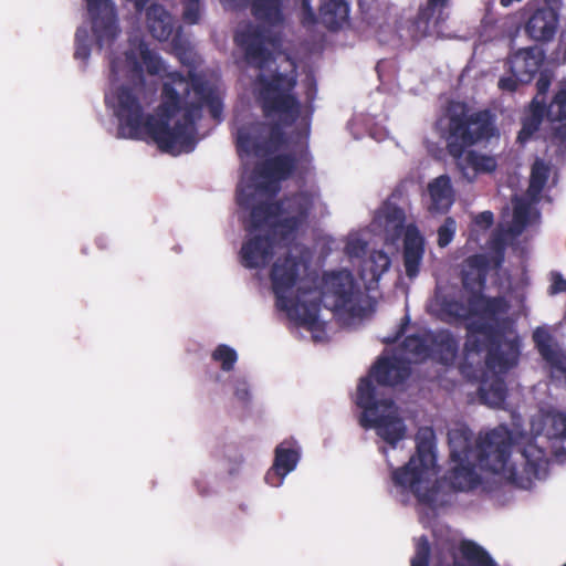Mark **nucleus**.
<instances>
[{
  "instance_id": "obj_56",
  "label": "nucleus",
  "mask_w": 566,
  "mask_h": 566,
  "mask_svg": "<svg viewBox=\"0 0 566 566\" xmlns=\"http://www.w3.org/2000/svg\"><path fill=\"white\" fill-rule=\"evenodd\" d=\"M562 0H545V3L547 4V8H556L558 11L559 4Z\"/></svg>"
},
{
  "instance_id": "obj_4",
  "label": "nucleus",
  "mask_w": 566,
  "mask_h": 566,
  "mask_svg": "<svg viewBox=\"0 0 566 566\" xmlns=\"http://www.w3.org/2000/svg\"><path fill=\"white\" fill-rule=\"evenodd\" d=\"M109 69L111 81H118L120 76L128 81L105 96L106 104L113 108L118 120V133L126 138L145 139L150 114L145 112L149 102L143 64L136 52L128 50L122 56L111 55Z\"/></svg>"
},
{
  "instance_id": "obj_23",
  "label": "nucleus",
  "mask_w": 566,
  "mask_h": 566,
  "mask_svg": "<svg viewBox=\"0 0 566 566\" xmlns=\"http://www.w3.org/2000/svg\"><path fill=\"white\" fill-rule=\"evenodd\" d=\"M429 359L443 365L452 366L458 357L459 342L449 329L431 331Z\"/></svg>"
},
{
  "instance_id": "obj_61",
  "label": "nucleus",
  "mask_w": 566,
  "mask_h": 566,
  "mask_svg": "<svg viewBox=\"0 0 566 566\" xmlns=\"http://www.w3.org/2000/svg\"><path fill=\"white\" fill-rule=\"evenodd\" d=\"M381 452H382L384 454H386V453H387L386 448H381Z\"/></svg>"
},
{
  "instance_id": "obj_41",
  "label": "nucleus",
  "mask_w": 566,
  "mask_h": 566,
  "mask_svg": "<svg viewBox=\"0 0 566 566\" xmlns=\"http://www.w3.org/2000/svg\"><path fill=\"white\" fill-rule=\"evenodd\" d=\"M547 436L551 439L566 441V415L556 412L551 418V426L547 429Z\"/></svg>"
},
{
  "instance_id": "obj_49",
  "label": "nucleus",
  "mask_w": 566,
  "mask_h": 566,
  "mask_svg": "<svg viewBox=\"0 0 566 566\" xmlns=\"http://www.w3.org/2000/svg\"><path fill=\"white\" fill-rule=\"evenodd\" d=\"M566 292V280L558 272L552 273V284L549 286L551 294H558Z\"/></svg>"
},
{
  "instance_id": "obj_10",
  "label": "nucleus",
  "mask_w": 566,
  "mask_h": 566,
  "mask_svg": "<svg viewBox=\"0 0 566 566\" xmlns=\"http://www.w3.org/2000/svg\"><path fill=\"white\" fill-rule=\"evenodd\" d=\"M495 136H499V129L491 111L453 114L450 115L448 123L447 150L452 158L459 160L464 156L467 148L489 142Z\"/></svg>"
},
{
  "instance_id": "obj_27",
  "label": "nucleus",
  "mask_w": 566,
  "mask_h": 566,
  "mask_svg": "<svg viewBox=\"0 0 566 566\" xmlns=\"http://www.w3.org/2000/svg\"><path fill=\"white\" fill-rule=\"evenodd\" d=\"M533 340L542 358L549 365L552 374L566 378V358L553 347L551 334L537 328L533 333Z\"/></svg>"
},
{
  "instance_id": "obj_62",
  "label": "nucleus",
  "mask_w": 566,
  "mask_h": 566,
  "mask_svg": "<svg viewBox=\"0 0 566 566\" xmlns=\"http://www.w3.org/2000/svg\"><path fill=\"white\" fill-rule=\"evenodd\" d=\"M563 566H566V563Z\"/></svg>"
},
{
  "instance_id": "obj_47",
  "label": "nucleus",
  "mask_w": 566,
  "mask_h": 566,
  "mask_svg": "<svg viewBox=\"0 0 566 566\" xmlns=\"http://www.w3.org/2000/svg\"><path fill=\"white\" fill-rule=\"evenodd\" d=\"M76 48L74 52V57L77 60H87L90 56V46L85 42V40H81L80 31L75 34Z\"/></svg>"
},
{
  "instance_id": "obj_54",
  "label": "nucleus",
  "mask_w": 566,
  "mask_h": 566,
  "mask_svg": "<svg viewBox=\"0 0 566 566\" xmlns=\"http://www.w3.org/2000/svg\"><path fill=\"white\" fill-rule=\"evenodd\" d=\"M243 463L242 455H238L233 461H229V474H235L239 472L241 464Z\"/></svg>"
},
{
  "instance_id": "obj_9",
  "label": "nucleus",
  "mask_w": 566,
  "mask_h": 566,
  "mask_svg": "<svg viewBox=\"0 0 566 566\" xmlns=\"http://www.w3.org/2000/svg\"><path fill=\"white\" fill-rule=\"evenodd\" d=\"M434 463V432L431 428H421L416 436V453L408 463L392 471L391 479L395 485L409 489L420 503L433 504L437 501L438 482L431 488L423 484Z\"/></svg>"
},
{
  "instance_id": "obj_53",
  "label": "nucleus",
  "mask_w": 566,
  "mask_h": 566,
  "mask_svg": "<svg viewBox=\"0 0 566 566\" xmlns=\"http://www.w3.org/2000/svg\"><path fill=\"white\" fill-rule=\"evenodd\" d=\"M503 262H504V245L502 242H500L495 249L494 255L490 260V264L492 263L493 269H499L502 266Z\"/></svg>"
},
{
  "instance_id": "obj_18",
  "label": "nucleus",
  "mask_w": 566,
  "mask_h": 566,
  "mask_svg": "<svg viewBox=\"0 0 566 566\" xmlns=\"http://www.w3.org/2000/svg\"><path fill=\"white\" fill-rule=\"evenodd\" d=\"M531 112L530 118L538 119L541 124L545 115L549 122L559 123L554 127V135L566 138V86L556 92L549 105H546L544 98L538 101L535 97L531 104Z\"/></svg>"
},
{
  "instance_id": "obj_20",
  "label": "nucleus",
  "mask_w": 566,
  "mask_h": 566,
  "mask_svg": "<svg viewBox=\"0 0 566 566\" xmlns=\"http://www.w3.org/2000/svg\"><path fill=\"white\" fill-rule=\"evenodd\" d=\"M300 460V450L295 441H283L275 448L274 462L265 474V481L272 486H279L283 479L293 471Z\"/></svg>"
},
{
  "instance_id": "obj_17",
  "label": "nucleus",
  "mask_w": 566,
  "mask_h": 566,
  "mask_svg": "<svg viewBox=\"0 0 566 566\" xmlns=\"http://www.w3.org/2000/svg\"><path fill=\"white\" fill-rule=\"evenodd\" d=\"M545 52L538 46H528L511 53L505 65L510 74L520 77L522 83H531L544 63Z\"/></svg>"
},
{
  "instance_id": "obj_16",
  "label": "nucleus",
  "mask_w": 566,
  "mask_h": 566,
  "mask_svg": "<svg viewBox=\"0 0 566 566\" xmlns=\"http://www.w3.org/2000/svg\"><path fill=\"white\" fill-rule=\"evenodd\" d=\"M92 32L99 49L111 46L120 33L112 0H85Z\"/></svg>"
},
{
  "instance_id": "obj_28",
  "label": "nucleus",
  "mask_w": 566,
  "mask_h": 566,
  "mask_svg": "<svg viewBox=\"0 0 566 566\" xmlns=\"http://www.w3.org/2000/svg\"><path fill=\"white\" fill-rule=\"evenodd\" d=\"M455 465L447 472L443 480L453 491H470L480 483V476L475 471L479 467L475 461L454 462Z\"/></svg>"
},
{
  "instance_id": "obj_37",
  "label": "nucleus",
  "mask_w": 566,
  "mask_h": 566,
  "mask_svg": "<svg viewBox=\"0 0 566 566\" xmlns=\"http://www.w3.org/2000/svg\"><path fill=\"white\" fill-rule=\"evenodd\" d=\"M140 56L148 74L158 75L161 73L164 65L160 56L150 51L145 44L140 45Z\"/></svg>"
},
{
  "instance_id": "obj_42",
  "label": "nucleus",
  "mask_w": 566,
  "mask_h": 566,
  "mask_svg": "<svg viewBox=\"0 0 566 566\" xmlns=\"http://www.w3.org/2000/svg\"><path fill=\"white\" fill-rule=\"evenodd\" d=\"M530 207L526 203H517L513 209V224L517 228L518 232L522 231L528 223Z\"/></svg>"
},
{
  "instance_id": "obj_26",
  "label": "nucleus",
  "mask_w": 566,
  "mask_h": 566,
  "mask_svg": "<svg viewBox=\"0 0 566 566\" xmlns=\"http://www.w3.org/2000/svg\"><path fill=\"white\" fill-rule=\"evenodd\" d=\"M146 24L149 33L158 41H167L175 31L172 15L161 6L153 3L146 10Z\"/></svg>"
},
{
  "instance_id": "obj_46",
  "label": "nucleus",
  "mask_w": 566,
  "mask_h": 566,
  "mask_svg": "<svg viewBox=\"0 0 566 566\" xmlns=\"http://www.w3.org/2000/svg\"><path fill=\"white\" fill-rule=\"evenodd\" d=\"M304 86L305 101L307 104H312L317 95V84L315 77L313 75H307L304 80Z\"/></svg>"
},
{
  "instance_id": "obj_3",
  "label": "nucleus",
  "mask_w": 566,
  "mask_h": 566,
  "mask_svg": "<svg viewBox=\"0 0 566 566\" xmlns=\"http://www.w3.org/2000/svg\"><path fill=\"white\" fill-rule=\"evenodd\" d=\"M410 375V368L397 358L380 357L363 377L357 386L356 405L363 409L359 424L365 429H375L377 436L396 448L407 432L391 398H378L371 376L378 385L394 387L402 384Z\"/></svg>"
},
{
  "instance_id": "obj_15",
  "label": "nucleus",
  "mask_w": 566,
  "mask_h": 566,
  "mask_svg": "<svg viewBox=\"0 0 566 566\" xmlns=\"http://www.w3.org/2000/svg\"><path fill=\"white\" fill-rule=\"evenodd\" d=\"M235 43L244 53V61L251 67L263 70L273 60L272 48L275 40L269 29L249 25L237 33Z\"/></svg>"
},
{
  "instance_id": "obj_36",
  "label": "nucleus",
  "mask_w": 566,
  "mask_h": 566,
  "mask_svg": "<svg viewBox=\"0 0 566 566\" xmlns=\"http://www.w3.org/2000/svg\"><path fill=\"white\" fill-rule=\"evenodd\" d=\"M549 176V168L543 160H536L531 170L530 189L539 192L545 187Z\"/></svg>"
},
{
  "instance_id": "obj_30",
  "label": "nucleus",
  "mask_w": 566,
  "mask_h": 566,
  "mask_svg": "<svg viewBox=\"0 0 566 566\" xmlns=\"http://www.w3.org/2000/svg\"><path fill=\"white\" fill-rule=\"evenodd\" d=\"M285 0H251L250 10L254 19L270 27L284 22Z\"/></svg>"
},
{
  "instance_id": "obj_6",
  "label": "nucleus",
  "mask_w": 566,
  "mask_h": 566,
  "mask_svg": "<svg viewBox=\"0 0 566 566\" xmlns=\"http://www.w3.org/2000/svg\"><path fill=\"white\" fill-rule=\"evenodd\" d=\"M315 207L308 191H295L274 201H261L251 207L250 230L270 228L284 245L292 243L308 224Z\"/></svg>"
},
{
  "instance_id": "obj_25",
  "label": "nucleus",
  "mask_w": 566,
  "mask_h": 566,
  "mask_svg": "<svg viewBox=\"0 0 566 566\" xmlns=\"http://www.w3.org/2000/svg\"><path fill=\"white\" fill-rule=\"evenodd\" d=\"M514 366H512L513 368ZM488 370L493 373L491 380L484 379L482 380L479 387V398L480 401L486 406L493 408H503L506 397H507V387L504 378L501 376L502 374H506L511 367L505 370H496L491 369L486 366Z\"/></svg>"
},
{
  "instance_id": "obj_1",
  "label": "nucleus",
  "mask_w": 566,
  "mask_h": 566,
  "mask_svg": "<svg viewBox=\"0 0 566 566\" xmlns=\"http://www.w3.org/2000/svg\"><path fill=\"white\" fill-rule=\"evenodd\" d=\"M203 107H208L212 118L221 119L222 102L203 75L195 69H189L187 75L167 73L158 106L160 118L149 115L146 138L174 156L192 151L197 144L196 124Z\"/></svg>"
},
{
  "instance_id": "obj_32",
  "label": "nucleus",
  "mask_w": 566,
  "mask_h": 566,
  "mask_svg": "<svg viewBox=\"0 0 566 566\" xmlns=\"http://www.w3.org/2000/svg\"><path fill=\"white\" fill-rule=\"evenodd\" d=\"M405 211L392 203H386L377 212L375 221L392 239L400 237L405 226Z\"/></svg>"
},
{
  "instance_id": "obj_8",
  "label": "nucleus",
  "mask_w": 566,
  "mask_h": 566,
  "mask_svg": "<svg viewBox=\"0 0 566 566\" xmlns=\"http://www.w3.org/2000/svg\"><path fill=\"white\" fill-rule=\"evenodd\" d=\"M258 102L264 117L280 116L283 124L292 125L301 115V102L295 93L297 71H275L269 75L259 74L255 78Z\"/></svg>"
},
{
  "instance_id": "obj_22",
  "label": "nucleus",
  "mask_w": 566,
  "mask_h": 566,
  "mask_svg": "<svg viewBox=\"0 0 566 566\" xmlns=\"http://www.w3.org/2000/svg\"><path fill=\"white\" fill-rule=\"evenodd\" d=\"M424 254V239L416 226H408L403 238V266L406 275L415 279L420 271V265Z\"/></svg>"
},
{
  "instance_id": "obj_29",
  "label": "nucleus",
  "mask_w": 566,
  "mask_h": 566,
  "mask_svg": "<svg viewBox=\"0 0 566 566\" xmlns=\"http://www.w3.org/2000/svg\"><path fill=\"white\" fill-rule=\"evenodd\" d=\"M428 192L431 199L429 210L431 212H448L453 203V189L448 175L434 178L428 185Z\"/></svg>"
},
{
  "instance_id": "obj_57",
  "label": "nucleus",
  "mask_w": 566,
  "mask_h": 566,
  "mask_svg": "<svg viewBox=\"0 0 566 566\" xmlns=\"http://www.w3.org/2000/svg\"><path fill=\"white\" fill-rule=\"evenodd\" d=\"M379 256L385 261V268H388L389 265V259L385 254H379Z\"/></svg>"
},
{
  "instance_id": "obj_2",
  "label": "nucleus",
  "mask_w": 566,
  "mask_h": 566,
  "mask_svg": "<svg viewBox=\"0 0 566 566\" xmlns=\"http://www.w3.org/2000/svg\"><path fill=\"white\" fill-rule=\"evenodd\" d=\"M448 441L453 462L475 461L481 470L499 474L521 489H530L546 472V452L531 441L521 450V468L510 462L512 432L505 426L480 437L475 446L473 432L465 426L449 430Z\"/></svg>"
},
{
  "instance_id": "obj_24",
  "label": "nucleus",
  "mask_w": 566,
  "mask_h": 566,
  "mask_svg": "<svg viewBox=\"0 0 566 566\" xmlns=\"http://www.w3.org/2000/svg\"><path fill=\"white\" fill-rule=\"evenodd\" d=\"M296 169V158L293 154H280L265 159L258 168L260 177L274 181L275 191L279 190L277 184L289 179Z\"/></svg>"
},
{
  "instance_id": "obj_34",
  "label": "nucleus",
  "mask_w": 566,
  "mask_h": 566,
  "mask_svg": "<svg viewBox=\"0 0 566 566\" xmlns=\"http://www.w3.org/2000/svg\"><path fill=\"white\" fill-rule=\"evenodd\" d=\"M464 163L476 174H491L495 171L497 161L493 156L469 150L464 156Z\"/></svg>"
},
{
  "instance_id": "obj_13",
  "label": "nucleus",
  "mask_w": 566,
  "mask_h": 566,
  "mask_svg": "<svg viewBox=\"0 0 566 566\" xmlns=\"http://www.w3.org/2000/svg\"><path fill=\"white\" fill-rule=\"evenodd\" d=\"M285 144V133L279 122H250L239 127L235 134V146L240 156L262 157L279 150Z\"/></svg>"
},
{
  "instance_id": "obj_40",
  "label": "nucleus",
  "mask_w": 566,
  "mask_h": 566,
  "mask_svg": "<svg viewBox=\"0 0 566 566\" xmlns=\"http://www.w3.org/2000/svg\"><path fill=\"white\" fill-rule=\"evenodd\" d=\"M457 223L452 217H447L443 223L438 228L437 243L440 248L448 247L454 238Z\"/></svg>"
},
{
  "instance_id": "obj_39",
  "label": "nucleus",
  "mask_w": 566,
  "mask_h": 566,
  "mask_svg": "<svg viewBox=\"0 0 566 566\" xmlns=\"http://www.w3.org/2000/svg\"><path fill=\"white\" fill-rule=\"evenodd\" d=\"M182 4V20L187 24H196L201 17V1L200 0H181Z\"/></svg>"
},
{
  "instance_id": "obj_11",
  "label": "nucleus",
  "mask_w": 566,
  "mask_h": 566,
  "mask_svg": "<svg viewBox=\"0 0 566 566\" xmlns=\"http://www.w3.org/2000/svg\"><path fill=\"white\" fill-rule=\"evenodd\" d=\"M315 294L308 301L319 300V308L325 302V306L334 312H345L353 317L360 316L364 311L360 305L363 293L348 270L324 273L321 291Z\"/></svg>"
},
{
  "instance_id": "obj_45",
  "label": "nucleus",
  "mask_w": 566,
  "mask_h": 566,
  "mask_svg": "<svg viewBox=\"0 0 566 566\" xmlns=\"http://www.w3.org/2000/svg\"><path fill=\"white\" fill-rule=\"evenodd\" d=\"M524 84L525 83H522V81H520L518 76L511 74L507 76L500 77L497 82V87L502 92L514 93L518 90L520 85Z\"/></svg>"
},
{
  "instance_id": "obj_7",
  "label": "nucleus",
  "mask_w": 566,
  "mask_h": 566,
  "mask_svg": "<svg viewBox=\"0 0 566 566\" xmlns=\"http://www.w3.org/2000/svg\"><path fill=\"white\" fill-rule=\"evenodd\" d=\"M305 269L306 264L301 258L287 253L273 263L270 279L277 308L286 312L297 325L307 331H315L318 326L319 300H302L301 295L294 298L287 296L300 280L302 270Z\"/></svg>"
},
{
  "instance_id": "obj_51",
  "label": "nucleus",
  "mask_w": 566,
  "mask_h": 566,
  "mask_svg": "<svg viewBox=\"0 0 566 566\" xmlns=\"http://www.w3.org/2000/svg\"><path fill=\"white\" fill-rule=\"evenodd\" d=\"M474 222L476 226L488 229L490 228L494 222V216L491 211H482L478 213L474 218Z\"/></svg>"
},
{
  "instance_id": "obj_19",
  "label": "nucleus",
  "mask_w": 566,
  "mask_h": 566,
  "mask_svg": "<svg viewBox=\"0 0 566 566\" xmlns=\"http://www.w3.org/2000/svg\"><path fill=\"white\" fill-rule=\"evenodd\" d=\"M558 24L559 13L556 8H539L527 19L525 33L535 42L548 43L554 40Z\"/></svg>"
},
{
  "instance_id": "obj_60",
  "label": "nucleus",
  "mask_w": 566,
  "mask_h": 566,
  "mask_svg": "<svg viewBox=\"0 0 566 566\" xmlns=\"http://www.w3.org/2000/svg\"><path fill=\"white\" fill-rule=\"evenodd\" d=\"M237 395L240 396L241 398H243L245 395H248V391L247 390H244V391L238 390Z\"/></svg>"
},
{
  "instance_id": "obj_21",
  "label": "nucleus",
  "mask_w": 566,
  "mask_h": 566,
  "mask_svg": "<svg viewBox=\"0 0 566 566\" xmlns=\"http://www.w3.org/2000/svg\"><path fill=\"white\" fill-rule=\"evenodd\" d=\"M448 553L453 566H497L482 546L470 539H462L458 545H450Z\"/></svg>"
},
{
  "instance_id": "obj_44",
  "label": "nucleus",
  "mask_w": 566,
  "mask_h": 566,
  "mask_svg": "<svg viewBox=\"0 0 566 566\" xmlns=\"http://www.w3.org/2000/svg\"><path fill=\"white\" fill-rule=\"evenodd\" d=\"M450 0H427L424 8L420 10V17L427 21L433 18L437 10H442L448 6Z\"/></svg>"
},
{
  "instance_id": "obj_43",
  "label": "nucleus",
  "mask_w": 566,
  "mask_h": 566,
  "mask_svg": "<svg viewBox=\"0 0 566 566\" xmlns=\"http://www.w3.org/2000/svg\"><path fill=\"white\" fill-rule=\"evenodd\" d=\"M541 123L538 119L525 118L522 124V128L518 132L517 140L525 143L528 140L535 132L538 130Z\"/></svg>"
},
{
  "instance_id": "obj_14",
  "label": "nucleus",
  "mask_w": 566,
  "mask_h": 566,
  "mask_svg": "<svg viewBox=\"0 0 566 566\" xmlns=\"http://www.w3.org/2000/svg\"><path fill=\"white\" fill-rule=\"evenodd\" d=\"M251 213L244 222L247 239L240 250L241 263L247 269H263L274 256L276 243H281L270 228L250 230Z\"/></svg>"
},
{
  "instance_id": "obj_48",
  "label": "nucleus",
  "mask_w": 566,
  "mask_h": 566,
  "mask_svg": "<svg viewBox=\"0 0 566 566\" xmlns=\"http://www.w3.org/2000/svg\"><path fill=\"white\" fill-rule=\"evenodd\" d=\"M367 244L359 240H352L346 245V253L350 256H360L365 254Z\"/></svg>"
},
{
  "instance_id": "obj_50",
  "label": "nucleus",
  "mask_w": 566,
  "mask_h": 566,
  "mask_svg": "<svg viewBox=\"0 0 566 566\" xmlns=\"http://www.w3.org/2000/svg\"><path fill=\"white\" fill-rule=\"evenodd\" d=\"M549 86H551V77L546 73H543V72L539 73V77L537 78V82H536V90H537L536 97L538 98L539 96H543V98H544L546 93L549 90Z\"/></svg>"
},
{
  "instance_id": "obj_38",
  "label": "nucleus",
  "mask_w": 566,
  "mask_h": 566,
  "mask_svg": "<svg viewBox=\"0 0 566 566\" xmlns=\"http://www.w3.org/2000/svg\"><path fill=\"white\" fill-rule=\"evenodd\" d=\"M430 543L427 536H421L416 544L415 555L410 560L411 566H429Z\"/></svg>"
},
{
  "instance_id": "obj_35",
  "label": "nucleus",
  "mask_w": 566,
  "mask_h": 566,
  "mask_svg": "<svg viewBox=\"0 0 566 566\" xmlns=\"http://www.w3.org/2000/svg\"><path fill=\"white\" fill-rule=\"evenodd\" d=\"M211 358L213 361L220 363V367L223 371L229 373L234 368L238 360V354L232 347L226 344H220L212 352Z\"/></svg>"
},
{
  "instance_id": "obj_55",
  "label": "nucleus",
  "mask_w": 566,
  "mask_h": 566,
  "mask_svg": "<svg viewBox=\"0 0 566 566\" xmlns=\"http://www.w3.org/2000/svg\"><path fill=\"white\" fill-rule=\"evenodd\" d=\"M467 346L470 350L475 353H480L482 350V343L478 338L469 339Z\"/></svg>"
},
{
  "instance_id": "obj_33",
  "label": "nucleus",
  "mask_w": 566,
  "mask_h": 566,
  "mask_svg": "<svg viewBox=\"0 0 566 566\" xmlns=\"http://www.w3.org/2000/svg\"><path fill=\"white\" fill-rule=\"evenodd\" d=\"M431 331L423 334H411L405 337L401 348L405 354L415 361H426L429 359V346L431 340Z\"/></svg>"
},
{
  "instance_id": "obj_12",
  "label": "nucleus",
  "mask_w": 566,
  "mask_h": 566,
  "mask_svg": "<svg viewBox=\"0 0 566 566\" xmlns=\"http://www.w3.org/2000/svg\"><path fill=\"white\" fill-rule=\"evenodd\" d=\"M490 272V259L485 254L475 253L464 259L461 266L462 287L471 295V303L482 302L485 312L500 313L503 316L509 312L510 304L504 296H489L484 294Z\"/></svg>"
},
{
  "instance_id": "obj_31",
  "label": "nucleus",
  "mask_w": 566,
  "mask_h": 566,
  "mask_svg": "<svg viewBox=\"0 0 566 566\" xmlns=\"http://www.w3.org/2000/svg\"><path fill=\"white\" fill-rule=\"evenodd\" d=\"M349 6L346 0H324L319 7L321 23L331 31H336L347 21Z\"/></svg>"
},
{
  "instance_id": "obj_5",
  "label": "nucleus",
  "mask_w": 566,
  "mask_h": 566,
  "mask_svg": "<svg viewBox=\"0 0 566 566\" xmlns=\"http://www.w3.org/2000/svg\"><path fill=\"white\" fill-rule=\"evenodd\" d=\"M441 318L447 323L465 322L478 317L479 321H471L467 324L470 335H483L490 345L485 355V366L501 371L516 366L520 356V343L517 339H505L501 327L502 314L484 311L482 302L471 303V295L467 304L451 295H444L439 301Z\"/></svg>"
},
{
  "instance_id": "obj_58",
  "label": "nucleus",
  "mask_w": 566,
  "mask_h": 566,
  "mask_svg": "<svg viewBox=\"0 0 566 566\" xmlns=\"http://www.w3.org/2000/svg\"><path fill=\"white\" fill-rule=\"evenodd\" d=\"M238 203H239V206H241V207H245V206H247V203H245L244 199H243V198H241V197H239V198H238Z\"/></svg>"
},
{
  "instance_id": "obj_59",
  "label": "nucleus",
  "mask_w": 566,
  "mask_h": 566,
  "mask_svg": "<svg viewBox=\"0 0 566 566\" xmlns=\"http://www.w3.org/2000/svg\"><path fill=\"white\" fill-rule=\"evenodd\" d=\"M237 395L240 396L241 398H243L245 395H248V391L247 390H244V391L238 390Z\"/></svg>"
},
{
  "instance_id": "obj_52",
  "label": "nucleus",
  "mask_w": 566,
  "mask_h": 566,
  "mask_svg": "<svg viewBox=\"0 0 566 566\" xmlns=\"http://www.w3.org/2000/svg\"><path fill=\"white\" fill-rule=\"evenodd\" d=\"M302 8H303V14H304L303 24L315 23L317 19H316L315 12L313 11V9L310 6V1L303 0Z\"/></svg>"
}]
</instances>
